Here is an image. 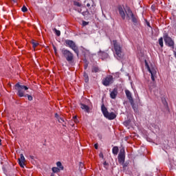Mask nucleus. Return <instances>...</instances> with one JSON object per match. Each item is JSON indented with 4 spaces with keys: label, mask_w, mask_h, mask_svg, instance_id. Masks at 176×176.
<instances>
[{
    "label": "nucleus",
    "mask_w": 176,
    "mask_h": 176,
    "mask_svg": "<svg viewBox=\"0 0 176 176\" xmlns=\"http://www.w3.org/2000/svg\"><path fill=\"white\" fill-rule=\"evenodd\" d=\"M130 104L133 109V111H137L138 109V108L137 107V105H135V104H134V100H132V102H130Z\"/></svg>",
    "instance_id": "6ab92c4d"
},
{
    "label": "nucleus",
    "mask_w": 176,
    "mask_h": 176,
    "mask_svg": "<svg viewBox=\"0 0 176 176\" xmlns=\"http://www.w3.org/2000/svg\"><path fill=\"white\" fill-rule=\"evenodd\" d=\"M85 3H86L87 8H88L91 12H93V10L96 9V3L94 0H86Z\"/></svg>",
    "instance_id": "9b49d317"
},
{
    "label": "nucleus",
    "mask_w": 176,
    "mask_h": 176,
    "mask_svg": "<svg viewBox=\"0 0 176 176\" xmlns=\"http://www.w3.org/2000/svg\"><path fill=\"white\" fill-rule=\"evenodd\" d=\"M38 45H39V43L32 42V46H33L34 49H35V47H36V46H38Z\"/></svg>",
    "instance_id": "7c9ffc66"
},
{
    "label": "nucleus",
    "mask_w": 176,
    "mask_h": 176,
    "mask_svg": "<svg viewBox=\"0 0 176 176\" xmlns=\"http://www.w3.org/2000/svg\"><path fill=\"white\" fill-rule=\"evenodd\" d=\"M54 53L57 56V50H54Z\"/></svg>",
    "instance_id": "a18cd8bd"
},
{
    "label": "nucleus",
    "mask_w": 176,
    "mask_h": 176,
    "mask_svg": "<svg viewBox=\"0 0 176 176\" xmlns=\"http://www.w3.org/2000/svg\"><path fill=\"white\" fill-rule=\"evenodd\" d=\"M13 1L14 3L17 2V0H12Z\"/></svg>",
    "instance_id": "09e8293b"
},
{
    "label": "nucleus",
    "mask_w": 176,
    "mask_h": 176,
    "mask_svg": "<svg viewBox=\"0 0 176 176\" xmlns=\"http://www.w3.org/2000/svg\"><path fill=\"white\" fill-rule=\"evenodd\" d=\"M73 120L75 123H79V120H78V116H76L73 117Z\"/></svg>",
    "instance_id": "c85d7f7f"
},
{
    "label": "nucleus",
    "mask_w": 176,
    "mask_h": 176,
    "mask_svg": "<svg viewBox=\"0 0 176 176\" xmlns=\"http://www.w3.org/2000/svg\"><path fill=\"white\" fill-rule=\"evenodd\" d=\"M123 166V168H124V167H127L129 166V164H130V162H124V163H121Z\"/></svg>",
    "instance_id": "c756f323"
},
{
    "label": "nucleus",
    "mask_w": 176,
    "mask_h": 176,
    "mask_svg": "<svg viewBox=\"0 0 176 176\" xmlns=\"http://www.w3.org/2000/svg\"><path fill=\"white\" fill-rule=\"evenodd\" d=\"M126 16L128 18H129V20H130L131 17V21L132 23H133L134 25H137L138 23V19L137 18V16H135V15L133 14V11H131V9L129 8L127 10Z\"/></svg>",
    "instance_id": "423d86ee"
},
{
    "label": "nucleus",
    "mask_w": 176,
    "mask_h": 176,
    "mask_svg": "<svg viewBox=\"0 0 176 176\" xmlns=\"http://www.w3.org/2000/svg\"><path fill=\"white\" fill-rule=\"evenodd\" d=\"M79 166H80V167H81V168H83V163L80 162Z\"/></svg>",
    "instance_id": "e433bc0d"
},
{
    "label": "nucleus",
    "mask_w": 176,
    "mask_h": 176,
    "mask_svg": "<svg viewBox=\"0 0 176 176\" xmlns=\"http://www.w3.org/2000/svg\"><path fill=\"white\" fill-rule=\"evenodd\" d=\"M80 108L81 109L85 111V112H87V113H89L90 112V107L85 104H80Z\"/></svg>",
    "instance_id": "f3484780"
},
{
    "label": "nucleus",
    "mask_w": 176,
    "mask_h": 176,
    "mask_svg": "<svg viewBox=\"0 0 176 176\" xmlns=\"http://www.w3.org/2000/svg\"><path fill=\"white\" fill-rule=\"evenodd\" d=\"M164 40L167 46H168L169 47H172V49H174V41H173V38H171V37L168 36V34H165L164 35Z\"/></svg>",
    "instance_id": "0eeeda50"
},
{
    "label": "nucleus",
    "mask_w": 176,
    "mask_h": 176,
    "mask_svg": "<svg viewBox=\"0 0 176 176\" xmlns=\"http://www.w3.org/2000/svg\"><path fill=\"white\" fill-rule=\"evenodd\" d=\"M83 76L85 78V82L87 83L89 82V75L87 73L85 72Z\"/></svg>",
    "instance_id": "4be33fe9"
},
{
    "label": "nucleus",
    "mask_w": 176,
    "mask_h": 176,
    "mask_svg": "<svg viewBox=\"0 0 176 176\" xmlns=\"http://www.w3.org/2000/svg\"><path fill=\"white\" fill-rule=\"evenodd\" d=\"M55 118H58V113H55Z\"/></svg>",
    "instance_id": "ea45409f"
},
{
    "label": "nucleus",
    "mask_w": 176,
    "mask_h": 176,
    "mask_svg": "<svg viewBox=\"0 0 176 176\" xmlns=\"http://www.w3.org/2000/svg\"><path fill=\"white\" fill-rule=\"evenodd\" d=\"M30 158L32 160H34V159L35 158V157H34V155H30Z\"/></svg>",
    "instance_id": "c9c22d12"
},
{
    "label": "nucleus",
    "mask_w": 176,
    "mask_h": 176,
    "mask_svg": "<svg viewBox=\"0 0 176 176\" xmlns=\"http://www.w3.org/2000/svg\"><path fill=\"white\" fill-rule=\"evenodd\" d=\"M117 96H118V89L114 88L113 91L110 93V97L113 100H115Z\"/></svg>",
    "instance_id": "dca6fc26"
},
{
    "label": "nucleus",
    "mask_w": 176,
    "mask_h": 176,
    "mask_svg": "<svg viewBox=\"0 0 176 176\" xmlns=\"http://www.w3.org/2000/svg\"><path fill=\"white\" fill-rule=\"evenodd\" d=\"M167 104V102L165 100L164 102V104L166 105Z\"/></svg>",
    "instance_id": "de8ad7c7"
},
{
    "label": "nucleus",
    "mask_w": 176,
    "mask_h": 176,
    "mask_svg": "<svg viewBox=\"0 0 176 176\" xmlns=\"http://www.w3.org/2000/svg\"><path fill=\"white\" fill-rule=\"evenodd\" d=\"M102 113H103V116L108 119L109 120H113V119H116V113L113 112L109 113L108 109L105 107V104H102L101 106Z\"/></svg>",
    "instance_id": "f257e3e1"
},
{
    "label": "nucleus",
    "mask_w": 176,
    "mask_h": 176,
    "mask_svg": "<svg viewBox=\"0 0 176 176\" xmlns=\"http://www.w3.org/2000/svg\"><path fill=\"white\" fill-rule=\"evenodd\" d=\"M23 97H28V99L29 101H32V100H33L32 96H30V95H28V94L24 95Z\"/></svg>",
    "instance_id": "a878e982"
},
{
    "label": "nucleus",
    "mask_w": 176,
    "mask_h": 176,
    "mask_svg": "<svg viewBox=\"0 0 176 176\" xmlns=\"http://www.w3.org/2000/svg\"><path fill=\"white\" fill-rule=\"evenodd\" d=\"M63 122H64V118H60V119H58V122L59 123H63Z\"/></svg>",
    "instance_id": "473e14b6"
},
{
    "label": "nucleus",
    "mask_w": 176,
    "mask_h": 176,
    "mask_svg": "<svg viewBox=\"0 0 176 176\" xmlns=\"http://www.w3.org/2000/svg\"><path fill=\"white\" fill-rule=\"evenodd\" d=\"M125 94L129 102L134 101V100H133V96H131V92H130L129 89L125 90Z\"/></svg>",
    "instance_id": "2eb2a0df"
},
{
    "label": "nucleus",
    "mask_w": 176,
    "mask_h": 176,
    "mask_svg": "<svg viewBox=\"0 0 176 176\" xmlns=\"http://www.w3.org/2000/svg\"><path fill=\"white\" fill-rule=\"evenodd\" d=\"M98 56L101 57L102 60H107L109 57V54L107 53L106 52L102 51L101 50H99L98 52Z\"/></svg>",
    "instance_id": "ddd939ff"
},
{
    "label": "nucleus",
    "mask_w": 176,
    "mask_h": 176,
    "mask_svg": "<svg viewBox=\"0 0 176 176\" xmlns=\"http://www.w3.org/2000/svg\"><path fill=\"white\" fill-rule=\"evenodd\" d=\"M159 45L161 47H163V37H161L158 40Z\"/></svg>",
    "instance_id": "b1692460"
},
{
    "label": "nucleus",
    "mask_w": 176,
    "mask_h": 176,
    "mask_svg": "<svg viewBox=\"0 0 176 176\" xmlns=\"http://www.w3.org/2000/svg\"><path fill=\"white\" fill-rule=\"evenodd\" d=\"M89 24V22H87V21H82V25L84 26V27H85V25H87Z\"/></svg>",
    "instance_id": "2f4dec72"
},
{
    "label": "nucleus",
    "mask_w": 176,
    "mask_h": 176,
    "mask_svg": "<svg viewBox=\"0 0 176 176\" xmlns=\"http://www.w3.org/2000/svg\"><path fill=\"white\" fill-rule=\"evenodd\" d=\"M53 173H60V169L57 167H53L52 168Z\"/></svg>",
    "instance_id": "5701e85b"
},
{
    "label": "nucleus",
    "mask_w": 176,
    "mask_h": 176,
    "mask_svg": "<svg viewBox=\"0 0 176 176\" xmlns=\"http://www.w3.org/2000/svg\"><path fill=\"white\" fill-rule=\"evenodd\" d=\"M124 7L122 6H118V12L122 20H126V12Z\"/></svg>",
    "instance_id": "f8f14e48"
},
{
    "label": "nucleus",
    "mask_w": 176,
    "mask_h": 176,
    "mask_svg": "<svg viewBox=\"0 0 176 176\" xmlns=\"http://www.w3.org/2000/svg\"><path fill=\"white\" fill-rule=\"evenodd\" d=\"M146 67L148 72H150L151 75V80H153V82H155V78H156V74H157V72H156V69H155V68L151 69V67H149V65H148V63H146Z\"/></svg>",
    "instance_id": "9d476101"
},
{
    "label": "nucleus",
    "mask_w": 176,
    "mask_h": 176,
    "mask_svg": "<svg viewBox=\"0 0 176 176\" xmlns=\"http://www.w3.org/2000/svg\"><path fill=\"white\" fill-rule=\"evenodd\" d=\"M91 72H95V74H97V72H100V69L98 67L94 66L92 67Z\"/></svg>",
    "instance_id": "aec40b11"
},
{
    "label": "nucleus",
    "mask_w": 176,
    "mask_h": 176,
    "mask_svg": "<svg viewBox=\"0 0 176 176\" xmlns=\"http://www.w3.org/2000/svg\"><path fill=\"white\" fill-rule=\"evenodd\" d=\"M99 156H100V157H104V155H102V153H100V154L99 155Z\"/></svg>",
    "instance_id": "79ce46f5"
},
{
    "label": "nucleus",
    "mask_w": 176,
    "mask_h": 176,
    "mask_svg": "<svg viewBox=\"0 0 176 176\" xmlns=\"http://www.w3.org/2000/svg\"><path fill=\"white\" fill-rule=\"evenodd\" d=\"M52 46H53V49H54V50H55V51H56V50H57V48L55 47V45H53Z\"/></svg>",
    "instance_id": "58836bf2"
},
{
    "label": "nucleus",
    "mask_w": 176,
    "mask_h": 176,
    "mask_svg": "<svg viewBox=\"0 0 176 176\" xmlns=\"http://www.w3.org/2000/svg\"><path fill=\"white\" fill-rule=\"evenodd\" d=\"M57 167H59V169L61 170H64V166H63V164H61V162H56Z\"/></svg>",
    "instance_id": "412c9836"
},
{
    "label": "nucleus",
    "mask_w": 176,
    "mask_h": 176,
    "mask_svg": "<svg viewBox=\"0 0 176 176\" xmlns=\"http://www.w3.org/2000/svg\"><path fill=\"white\" fill-rule=\"evenodd\" d=\"M74 6H78V8H80V6H82V4L78 1H74Z\"/></svg>",
    "instance_id": "bb28decb"
},
{
    "label": "nucleus",
    "mask_w": 176,
    "mask_h": 176,
    "mask_svg": "<svg viewBox=\"0 0 176 176\" xmlns=\"http://www.w3.org/2000/svg\"><path fill=\"white\" fill-rule=\"evenodd\" d=\"M60 52L63 57L67 60V61H68V63H72V61H74V54H72L71 51L65 48H63L60 49Z\"/></svg>",
    "instance_id": "f03ea898"
},
{
    "label": "nucleus",
    "mask_w": 176,
    "mask_h": 176,
    "mask_svg": "<svg viewBox=\"0 0 176 176\" xmlns=\"http://www.w3.org/2000/svg\"><path fill=\"white\" fill-rule=\"evenodd\" d=\"M54 31L57 36H60V35H61V32H60V30H57V29L54 28Z\"/></svg>",
    "instance_id": "393cba45"
},
{
    "label": "nucleus",
    "mask_w": 176,
    "mask_h": 176,
    "mask_svg": "<svg viewBox=\"0 0 176 176\" xmlns=\"http://www.w3.org/2000/svg\"><path fill=\"white\" fill-rule=\"evenodd\" d=\"M0 145H2V140L0 139Z\"/></svg>",
    "instance_id": "49530a36"
},
{
    "label": "nucleus",
    "mask_w": 176,
    "mask_h": 176,
    "mask_svg": "<svg viewBox=\"0 0 176 176\" xmlns=\"http://www.w3.org/2000/svg\"><path fill=\"white\" fill-rule=\"evenodd\" d=\"M51 176H54V173H52V174H51Z\"/></svg>",
    "instance_id": "8fccbe9b"
},
{
    "label": "nucleus",
    "mask_w": 176,
    "mask_h": 176,
    "mask_svg": "<svg viewBox=\"0 0 176 176\" xmlns=\"http://www.w3.org/2000/svg\"><path fill=\"white\" fill-rule=\"evenodd\" d=\"M118 152H119V148L118 146L113 147L112 148L113 155H118Z\"/></svg>",
    "instance_id": "a211bd4d"
},
{
    "label": "nucleus",
    "mask_w": 176,
    "mask_h": 176,
    "mask_svg": "<svg viewBox=\"0 0 176 176\" xmlns=\"http://www.w3.org/2000/svg\"><path fill=\"white\" fill-rule=\"evenodd\" d=\"M22 12H23L24 13H25V12H28V9L27 8V7L25 6H23L21 8Z\"/></svg>",
    "instance_id": "cd10ccee"
},
{
    "label": "nucleus",
    "mask_w": 176,
    "mask_h": 176,
    "mask_svg": "<svg viewBox=\"0 0 176 176\" xmlns=\"http://www.w3.org/2000/svg\"><path fill=\"white\" fill-rule=\"evenodd\" d=\"M75 10H77V12H78V13H80V12H82V9H78L76 10V8L74 9Z\"/></svg>",
    "instance_id": "4c0bfd02"
},
{
    "label": "nucleus",
    "mask_w": 176,
    "mask_h": 176,
    "mask_svg": "<svg viewBox=\"0 0 176 176\" xmlns=\"http://www.w3.org/2000/svg\"><path fill=\"white\" fill-rule=\"evenodd\" d=\"M103 164H104V166H108V163H107V162H104L103 163Z\"/></svg>",
    "instance_id": "a19ab883"
},
{
    "label": "nucleus",
    "mask_w": 176,
    "mask_h": 176,
    "mask_svg": "<svg viewBox=\"0 0 176 176\" xmlns=\"http://www.w3.org/2000/svg\"><path fill=\"white\" fill-rule=\"evenodd\" d=\"M102 85L108 87L109 85L113 83V77L112 76H108L104 78L102 81Z\"/></svg>",
    "instance_id": "6e6552de"
},
{
    "label": "nucleus",
    "mask_w": 176,
    "mask_h": 176,
    "mask_svg": "<svg viewBox=\"0 0 176 176\" xmlns=\"http://www.w3.org/2000/svg\"><path fill=\"white\" fill-rule=\"evenodd\" d=\"M113 45L117 57L122 58V46H120V44L116 40L113 41Z\"/></svg>",
    "instance_id": "39448f33"
},
{
    "label": "nucleus",
    "mask_w": 176,
    "mask_h": 176,
    "mask_svg": "<svg viewBox=\"0 0 176 176\" xmlns=\"http://www.w3.org/2000/svg\"><path fill=\"white\" fill-rule=\"evenodd\" d=\"M87 67H88V65H86L85 66V69H87Z\"/></svg>",
    "instance_id": "c03bdc74"
},
{
    "label": "nucleus",
    "mask_w": 176,
    "mask_h": 176,
    "mask_svg": "<svg viewBox=\"0 0 176 176\" xmlns=\"http://www.w3.org/2000/svg\"><path fill=\"white\" fill-rule=\"evenodd\" d=\"M19 164L21 167H24L25 166V157H24V155L21 154L20 158H19Z\"/></svg>",
    "instance_id": "4468645a"
},
{
    "label": "nucleus",
    "mask_w": 176,
    "mask_h": 176,
    "mask_svg": "<svg viewBox=\"0 0 176 176\" xmlns=\"http://www.w3.org/2000/svg\"><path fill=\"white\" fill-rule=\"evenodd\" d=\"M126 159V151L124 148H121L118 154V160L119 163H124V160Z\"/></svg>",
    "instance_id": "1a4fd4ad"
},
{
    "label": "nucleus",
    "mask_w": 176,
    "mask_h": 176,
    "mask_svg": "<svg viewBox=\"0 0 176 176\" xmlns=\"http://www.w3.org/2000/svg\"><path fill=\"white\" fill-rule=\"evenodd\" d=\"M66 46H68L72 50L74 51V53L79 56V48L72 40H65Z\"/></svg>",
    "instance_id": "20e7f679"
},
{
    "label": "nucleus",
    "mask_w": 176,
    "mask_h": 176,
    "mask_svg": "<svg viewBox=\"0 0 176 176\" xmlns=\"http://www.w3.org/2000/svg\"><path fill=\"white\" fill-rule=\"evenodd\" d=\"M146 25H148L150 28H152L151 23L148 21H146Z\"/></svg>",
    "instance_id": "72a5a7b5"
},
{
    "label": "nucleus",
    "mask_w": 176,
    "mask_h": 176,
    "mask_svg": "<svg viewBox=\"0 0 176 176\" xmlns=\"http://www.w3.org/2000/svg\"><path fill=\"white\" fill-rule=\"evenodd\" d=\"M98 137H99V138L101 140V138H102V135H98Z\"/></svg>",
    "instance_id": "37998d69"
},
{
    "label": "nucleus",
    "mask_w": 176,
    "mask_h": 176,
    "mask_svg": "<svg viewBox=\"0 0 176 176\" xmlns=\"http://www.w3.org/2000/svg\"><path fill=\"white\" fill-rule=\"evenodd\" d=\"M94 148H95V149H98V144H95Z\"/></svg>",
    "instance_id": "f704fd0d"
},
{
    "label": "nucleus",
    "mask_w": 176,
    "mask_h": 176,
    "mask_svg": "<svg viewBox=\"0 0 176 176\" xmlns=\"http://www.w3.org/2000/svg\"><path fill=\"white\" fill-rule=\"evenodd\" d=\"M15 90L17 91V96H19V97H24V91H25V90H28V87L25 86V85H20L19 82H17L15 85Z\"/></svg>",
    "instance_id": "7ed1b4c3"
}]
</instances>
